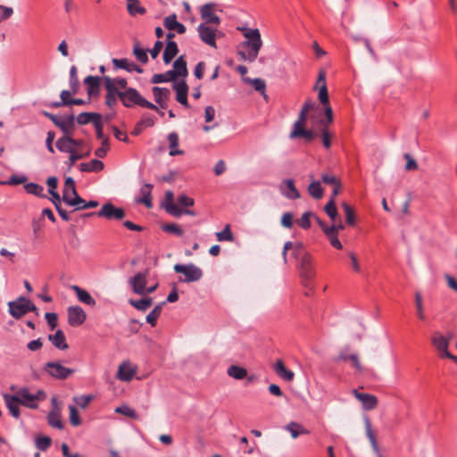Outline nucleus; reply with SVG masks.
<instances>
[{
	"instance_id": "62",
	"label": "nucleus",
	"mask_w": 457,
	"mask_h": 457,
	"mask_svg": "<svg viewBox=\"0 0 457 457\" xmlns=\"http://www.w3.org/2000/svg\"><path fill=\"white\" fill-rule=\"evenodd\" d=\"M115 411L117 413H121L127 417H129V418H132V419H137V412L130 407L127 406V405H123V406H120V407H117L115 409Z\"/></svg>"
},
{
	"instance_id": "12",
	"label": "nucleus",
	"mask_w": 457,
	"mask_h": 457,
	"mask_svg": "<svg viewBox=\"0 0 457 457\" xmlns=\"http://www.w3.org/2000/svg\"><path fill=\"white\" fill-rule=\"evenodd\" d=\"M334 361L336 362L349 361L357 372L362 373L364 371V367L360 361L359 355L351 352L349 349H345L339 353V354L334 358Z\"/></svg>"
},
{
	"instance_id": "8",
	"label": "nucleus",
	"mask_w": 457,
	"mask_h": 457,
	"mask_svg": "<svg viewBox=\"0 0 457 457\" xmlns=\"http://www.w3.org/2000/svg\"><path fill=\"white\" fill-rule=\"evenodd\" d=\"M218 7V4L216 3H207L203 4L200 9V16L201 19L204 21L206 25L212 24L219 26L221 22L220 18L215 13Z\"/></svg>"
},
{
	"instance_id": "5",
	"label": "nucleus",
	"mask_w": 457,
	"mask_h": 457,
	"mask_svg": "<svg viewBox=\"0 0 457 457\" xmlns=\"http://www.w3.org/2000/svg\"><path fill=\"white\" fill-rule=\"evenodd\" d=\"M8 306L10 314L15 319L22 317L29 312L37 311V308L30 300L22 296H20L15 301L9 302Z\"/></svg>"
},
{
	"instance_id": "58",
	"label": "nucleus",
	"mask_w": 457,
	"mask_h": 457,
	"mask_svg": "<svg viewBox=\"0 0 457 457\" xmlns=\"http://www.w3.org/2000/svg\"><path fill=\"white\" fill-rule=\"evenodd\" d=\"M69 411H70V421H71V424L72 426H74V427L79 426L81 424V420L79 418V411L76 409V407L73 406V405H70L69 406Z\"/></svg>"
},
{
	"instance_id": "46",
	"label": "nucleus",
	"mask_w": 457,
	"mask_h": 457,
	"mask_svg": "<svg viewBox=\"0 0 457 457\" xmlns=\"http://www.w3.org/2000/svg\"><path fill=\"white\" fill-rule=\"evenodd\" d=\"M448 345H436V353L439 355V357L451 359L455 363H457V356L451 353Z\"/></svg>"
},
{
	"instance_id": "52",
	"label": "nucleus",
	"mask_w": 457,
	"mask_h": 457,
	"mask_svg": "<svg viewBox=\"0 0 457 457\" xmlns=\"http://www.w3.org/2000/svg\"><path fill=\"white\" fill-rule=\"evenodd\" d=\"M156 118L149 113H144L137 122V127L151 128L154 126Z\"/></svg>"
},
{
	"instance_id": "1",
	"label": "nucleus",
	"mask_w": 457,
	"mask_h": 457,
	"mask_svg": "<svg viewBox=\"0 0 457 457\" xmlns=\"http://www.w3.org/2000/svg\"><path fill=\"white\" fill-rule=\"evenodd\" d=\"M11 389L14 391V394L4 395V399L10 413L16 419L20 417V405L37 409L38 402L45 400L46 397L43 390H37L35 394H32L27 387L15 389L14 386H12Z\"/></svg>"
},
{
	"instance_id": "7",
	"label": "nucleus",
	"mask_w": 457,
	"mask_h": 457,
	"mask_svg": "<svg viewBox=\"0 0 457 457\" xmlns=\"http://www.w3.org/2000/svg\"><path fill=\"white\" fill-rule=\"evenodd\" d=\"M96 215L98 217H104L107 220H122L126 212L122 208L114 206L112 203L104 204L101 210L97 212H90L85 214L86 217H91Z\"/></svg>"
},
{
	"instance_id": "60",
	"label": "nucleus",
	"mask_w": 457,
	"mask_h": 457,
	"mask_svg": "<svg viewBox=\"0 0 457 457\" xmlns=\"http://www.w3.org/2000/svg\"><path fill=\"white\" fill-rule=\"evenodd\" d=\"M216 237L219 241H232L233 234L229 225H227L222 231L216 233Z\"/></svg>"
},
{
	"instance_id": "19",
	"label": "nucleus",
	"mask_w": 457,
	"mask_h": 457,
	"mask_svg": "<svg viewBox=\"0 0 457 457\" xmlns=\"http://www.w3.org/2000/svg\"><path fill=\"white\" fill-rule=\"evenodd\" d=\"M129 283L134 293L140 295H145L146 274L142 272L137 273L130 278Z\"/></svg>"
},
{
	"instance_id": "27",
	"label": "nucleus",
	"mask_w": 457,
	"mask_h": 457,
	"mask_svg": "<svg viewBox=\"0 0 457 457\" xmlns=\"http://www.w3.org/2000/svg\"><path fill=\"white\" fill-rule=\"evenodd\" d=\"M104 164L98 159L91 160L88 162H81L79 165V169L82 172H98L103 170Z\"/></svg>"
},
{
	"instance_id": "41",
	"label": "nucleus",
	"mask_w": 457,
	"mask_h": 457,
	"mask_svg": "<svg viewBox=\"0 0 457 457\" xmlns=\"http://www.w3.org/2000/svg\"><path fill=\"white\" fill-rule=\"evenodd\" d=\"M320 125L321 127L322 144L326 149H329L331 147V138L333 135L329 132L328 129L326 128V123L323 120H320Z\"/></svg>"
},
{
	"instance_id": "3",
	"label": "nucleus",
	"mask_w": 457,
	"mask_h": 457,
	"mask_svg": "<svg viewBox=\"0 0 457 457\" xmlns=\"http://www.w3.org/2000/svg\"><path fill=\"white\" fill-rule=\"evenodd\" d=\"M120 102L127 108H133L137 105L150 110H157V105L146 100L139 91L134 87H129L123 90V95L120 96Z\"/></svg>"
},
{
	"instance_id": "2",
	"label": "nucleus",
	"mask_w": 457,
	"mask_h": 457,
	"mask_svg": "<svg viewBox=\"0 0 457 457\" xmlns=\"http://www.w3.org/2000/svg\"><path fill=\"white\" fill-rule=\"evenodd\" d=\"M242 31H244L246 40L241 44V47L246 48L248 51L247 53L238 51V54L245 61L253 62L262 46L260 31L258 29H242Z\"/></svg>"
},
{
	"instance_id": "17",
	"label": "nucleus",
	"mask_w": 457,
	"mask_h": 457,
	"mask_svg": "<svg viewBox=\"0 0 457 457\" xmlns=\"http://www.w3.org/2000/svg\"><path fill=\"white\" fill-rule=\"evenodd\" d=\"M172 88L176 92V100L186 108H189L190 105L187 101L188 86L185 79L178 82H173Z\"/></svg>"
},
{
	"instance_id": "53",
	"label": "nucleus",
	"mask_w": 457,
	"mask_h": 457,
	"mask_svg": "<svg viewBox=\"0 0 457 457\" xmlns=\"http://www.w3.org/2000/svg\"><path fill=\"white\" fill-rule=\"evenodd\" d=\"M69 154H70L69 160L66 162L69 169H71L76 163L77 161L83 159V158L88 156V154H89V153H86V154L79 153L75 149H73Z\"/></svg>"
},
{
	"instance_id": "63",
	"label": "nucleus",
	"mask_w": 457,
	"mask_h": 457,
	"mask_svg": "<svg viewBox=\"0 0 457 457\" xmlns=\"http://www.w3.org/2000/svg\"><path fill=\"white\" fill-rule=\"evenodd\" d=\"M311 212H305L303 213L301 219L297 220L298 225L303 229H309L311 228Z\"/></svg>"
},
{
	"instance_id": "21",
	"label": "nucleus",
	"mask_w": 457,
	"mask_h": 457,
	"mask_svg": "<svg viewBox=\"0 0 457 457\" xmlns=\"http://www.w3.org/2000/svg\"><path fill=\"white\" fill-rule=\"evenodd\" d=\"M316 137L317 134L313 130L306 129L305 126L296 129H292L289 134L290 139L303 138L307 143L312 142Z\"/></svg>"
},
{
	"instance_id": "57",
	"label": "nucleus",
	"mask_w": 457,
	"mask_h": 457,
	"mask_svg": "<svg viewBox=\"0 0 457 457\" xmlns=\"http://www.w3.org/2000/svg\"><path fill=\"white\" fill-rule=\"evenodd\" d=\"M325 212L332 220H336V217L337 216V209L336 206V202L333 199H329V201L325 205Z\"/></svg>"
},
{
	"instance_id": "54",
	"label": "nucleus",
	"mask_w": 457,
	"mask_h": 457,
	"mask_svg": "<svg viewBox=\"0 0 457 457\" xmlns=\"http://www.w3.org/2000/svg\"><path fill=\"white\" fill-rule=\"evenodd\" d=\"M52 444V439L49 436H43L36 438V446L40 451H46Z\"/></svg>"
},
{
	"instance_id": "26",
	"label": "nucleus",
	"mask_w": 457,
	"mask_h": 457,
	"mask_svg": "<svg viewBox=\"0 0 457 457\" xmlns=\"http://www.w3.org/2000/svg\"><path fill=\"white\" fill-rule=\"evenodd\" d=\"M152 189L153 185L150 183H145L140 188L141 197L137 199V203L145 204L147 208L153 207L152 202Z\"/></svg>"
},
{
	"instance_id": "16",
	"label": "nucleus",
	"mask_w": 457,
	"mask_h": 457,
	"mask_svg": "<svg viewBox=\"0 0 457 457\" xmlns=\"http://www.w3.org/2000/svg\"><path fill=\"white\" fill-rule=\"evenodd\" d=\"M68 323L72 327H77L86 320V313L80 306H70L67 309Z\"/></svg>"
},
{
	"instance_id": "56",
	"label": "nucleus",
	"mask_w": 457,
	"mask_h": 457,
	"mask_svg": "<svg viewBox=\"0 0 457 457\" xmlns=\"http://www.w3.org/2000/svg\"><path fill=\"white\" fill-rule=\"evenodd\" d=\"M415 304H416L418 318L421 320H425L426 316L423 312L422 296L420 292H416V294H415Z\"/></svg>"
},
{
	"instance_id": "25",
	"label": "nucleus",
	"mask_w": 457,
	"mask_h": 457,
	"mask_svg": "<svg viewBox=\"0 0 457 457\" xmlns=\"http://www.w3.org/2000/svg\"><path fill=\"white\" fill-rule=\"evenodd\" d=\"M163 25L167 29L175 30L179 34H184L186 32L185 25L177 21V15L175 13L165 17Z\"/></svg>"
},
{
	"instance_id": "33",
	"label": "nucleus",
	"mask_w": 457,
	"mask_h": 457,
	"mask_svg": "<svg viewBox=\"0 0 457 457\" xmlns=\"http://www.w3.org/2000/svg\"><path fill=\"white\" fill-rule=\"evenodd\" d=\"M103 80L104 82L106 94L119 96V99L120 100V96L123 95V90H119L118 87L113 83L114 80L108 76L103 77Z\"/></svg>"
},
{
	"instance_id": "49",
	"label": "nucleus",
	"mask_w": 457,
	"mask_h": 457,
	"mask_svg": "<svg viewBox=\"0 0 457 457\" xmlns=\"http://www.w3.org/2000/svg\"><path fill=\"white\" fill-rule=\"evenodd\" d=\"M24 188L28 194H31L37 196L44 195V187L39 184L29 182L24 186Z\"/></svg>"
},
{
	"instance_id": "11",
	"label": "nucleus",
	"mask_w": 457,
	"mask_h": 457,
	"mask_svg": "<svg viewBox=\"0 0 457 457\" xmlns=\"http://www.w3.org/2000/svg\"><path fill=\"white\" fill-rule=\"evenodd\" d=\"M45 370L47 374L58 379L67 378L73 373L72 370L55 361L47 362L46 364Z\"/></svg>"
},
{
	"instance_id": "29",
	"label": "nucleus",
	"mask_w": 457,
	"mask_h": 457,
	"mask_svg": "<svg viewBox=\"0 0 457 457\" xmlns=\"http://www.w3.org/2000/svg\"><path fill=\"white\" fill-rule=\"evenodd\" d=\"M178 53L179 48L177 43L173 40H169L166 44L162 56L164 63L169 64Z\"/></svg>"
},
{
	"instance_id": "32",
	"label": "nucleus",
	"mask_w": 457,
	"mask_h": 457,
	"mask_svg": "<svg viewBox=\"0 0 457 457\" xmlns=\"http://www.w3.org/2000/svg\"><path fill=\"white\" fill-rule=\"evenodd\" d=\"M72 289L75 291L78 299L87 305H95L96 300L90 295V294L85 290L80 288L78 286H73Z\"/></svg>"
},
{
	"instance_id": "15",
	"label": "nucleus",
	"mask_w": 457,
	"mask_h": 457,
	"mask_svg": "<svg viewBox=\"0 0 457 457\" xmlns=\"http://www.w3.org/2000/svg\"><path fill=\"white\" fill-rule=\"evenodd\" d=\"M137 371V365L132 364L129 361H124L119 366L116 378L120 381L129 382L132 380Z\"/></svg>"
},
{
	"instance_id": "13",
	"label": "nucleus",
	"mask_w": 457,
	"mask_h": 457,
	"mask_svg": "<svg viewBox=\"0 0 457 457\" xmlns=\"http://www.w3.org/2000/svg\"><path fill=\"white\" fill-rule=\"evenodd\" d=\"M197 31L199 34L200 39L210 46L212 48H217L216 44V32L217 30L211 28L209 25L205 23H200L197 27Z\"/></svg>"
},
{
	"instance_id": "18",
	"label": "nucleus",
	"mask_w": 457,
	"mask_h": 457,
	"mask_svg": "<svg viewBox=\"0 0 457 457\" xmlns=\"http://www.w3.org/2000/svg\"><path fill=\"white\" fill-rule=\"evenodd\" d=\"M101 80H103V78L92 75H89L84 79V84L87 87V93L89 99L99 95Z\"/></svg>"
},
{
	"instance_id": "22",
	"label": "nucleus",
	"mask_w": 457,
	"mask_h": 457,
	"mask_svg": "<svg viewBox=\"0 0 457 457\" xmlns=\"http://www.w3.org/2000/svg\"><path fill=\"white\" fill-rule=\"evenodd\" d=\"M363 421L365 426L366 436L370 440L373 452L378 455V457H383L380 454L379 447L377 443L376 432L372 429L370 419L366 416L364 417Z\"/></svg>"
},
{
	"instance_id": "9",
	"label": "nucleus",
	"mask_w": 457,
	"mask_h": 457,
	"mask_svg": "<svg viewBox=\"0 0 457 457\" xmlns=\"http://www.w3.org/2000/svg\"><path fill=\"white\" fill-rule=\"evenodd\" d=\"M51 403L52 410L47 415L48 424L54 428L62 429L63 424L61 420V404L55 396L52 397Z\"/></svg>"
},
{
	"instance_id": "24",
	"label": "nucleus",
	"mask_w": 457,
	"mask_h": 457,
	"mask_svg": "<svg viewBox=\"0 0 457 457\" xmlns=\"http://www.w3.org/2000/svg\"><path fill=\"white\" fill-rule=\"evenodd\" d=\"M173 73V77L176 79L178 77L183 78V79L188 75L187 67V62L184 56H179L173 63V70H170Z\"/></svg>"
},
{
	"instance_id": "50",
	"label": "nucleus",
	"mask_w": 457,
	"mask_h": 457,
	"mask_svg": "<svg viewBox=\"0 0 457 457\" xmlns=\"http://www.w3.org/2000/svg\"><path fill=\"white\" fill-rule=\"evenodd\" d=\"M73 195V198H68V196L66 195H62V200L65 204H67L68 205L70 206H75L76 207V210H79V206H82L83 204H85L86 201L81 198L78 193L76 192V195Z\"/></svg>"
},
{
	"instance_id": "38",
	"label": "nucleus",
	"mask_w": 457,
	"mask_h": 457,
	"mask_svg": "<svg viewBox=\"0 0 457 457\" xmlns=\"http://www.w3.org/2000/svg\"><path fill=\"white\" fill-rule=\"evenodd\" d=\"M227 373L229 377L239 380L246 377L247 370L243 367L237 365H231L228 368Z\"/></svg>"
},
{
	"instance_id": "61",
	"label": "nucleus",
	"mask_w": 457,
	"mask_h": 457,
	"mask_svg": "<svg viewBox=\"0 0 457 457\" xmlns=\"http://www.w3.org/2000/svg\"><path fill=\"white\" fill-rule=\"evenodd\" d=\"M308 112L304 110H300L297 120L294 122L292 129H296L305 126Z\"/></svg>"
},
{
	"instance_id": "39",
	"label": "nucleus",
	"mask_w": 457,
	"mask_h": 457,
	"mask_svg": "<svg viewBox=\"0 0 457 457\" xmlns=\"http://www.w3.org/2000/svg\"><path fill=\"white\" fill-rule=\"evenodd\" d=\"M170 81L177 82L173 77V73H171L170 71H167L164 73H156L151 78V83L153 84L165 83Z\"/></svg>"
},
{
	"instance_id": "14",
	"label": "nucleus",
	"mask_w": 457,
	"mask_h": 457,
	"mask_svg": "<svg viewBox=\"0 0 457 457\" xmlns=\"http://www.w3.org/2000/svg\"><path fill=\"white\" fill-rule=\"evenodd\" d=\"M352 394L358 401L361 403L362 409L364 411H372L378 407V399L376 395L367 393H361L357 389H353Z\"/></svg>"
},
{
	"instance_id": "30",
	"label": "nucleus",
	"mask_w": 457,
	"mask_h": 457,
	"mask_svg": "<svg viewBox=\"0 0 457 457\" xmlns=\"http://www.w3.org/2000/svg\"><path fill=\"white\" fill-rule=\"evenodd\" d=\"M75 117L73 114L69 115L64 120L61 119L57 127L63 132V135H72L74 130Z\"/></svg>"
},
{
	"instance_id": "40",
	"label": "nucleus",
	"mask_w": 457,
	"mask_h": 457,
	"mask_svg": "<svg viewBox=\"0 0 457 457\" xmlns=\"http://www.w3.org/2000/svg\"><path fill=\"white\" fill-rule=\"evenodd\" d=\"M77 71V67L72 65L70 69L69 84L73 95H76L79 88V80L78 79Z\"/></svg>"
},
{
	"instance_id": "20",
	"label": "nucleus",
	"mask_w": 457,
	"mask_h": 457,
	"mask_svg": "<svg viewBox=\"0 0 457 457\" xmlns=\"http://www.w3.org/2000/svg\"><path fill=\"white\" fill-rule=\"evenodd\" d=\"M152 91L155 103L160 106V108L166 109L168 106L167 102L170 96V89L167 87H154Z\"/></svg>"
},
{
	"instance_id": "47",
	"label": "nucleus",
	"mask_w": 457,
	"mask_h": 457,
	"mask_svg": "<svg viewBox=\"0 0 457 457\" xmlns=\"http://www.w3.org/2000/svg\"><path fill=\"white\" fill-rule=\"evenodd\" d=\"M127 12L130 16L135 17L137 15L145 14L146 9L144 6H142L140 1H138V4H128Z\"/></svg>"
},
{
	"instance_id": "6",
	"label": "nucleus",
	"mask_w": 457,
	"mask_h": 457,
	"mask_svg": "<svg viewBox=\"0 0 457 457\" xmlns=\"http://www.w3.org/2000/svg\"><path fill=\"white\" fill-rule=\"evenodd\" d=\"M299 267L302 283L303 287H309L315 276V270L312 265V258L308 253L302 254Z\"/></svg>"
},
{
	"instance_id": "43",
	"label": "nucleus",
	"mask_w": 457,
	"mask_h": 457,
	"mask_svg": "<svg viewBox=\"0 0 457 457\" xmlns=\"http://www.w3.org/2000/svg\"><path fill=\"white\" fill-rule=\"evenodd\" d=\"M70 138L69 135H63L56 141V148L62 153H71L73 148H71V143L68 141Z\"/></svg>"
},
{
	"instance_id": "35",
	"label": "nucleus",
	"mask_w": 457,
	"mask_h": 457,
	"mask_svg": "<svg viewBox=\"0 0 457 457\" xmlns=\"http://www.w3.org/2000/svg\"><path fill=\"white\" fill-rule=\"evenodd\" d=\"M129 303L137 310L145 312L153 304V299L151 297L141 298L138 300L129 299Z\"/></svg>"
},
{
	"instance_id": "51",
	"label": "nucleus",
	"mask_w": 457,
	"mask_h": 457,
	"mask_svg": "<svg viewBox=\"0 0 457 457\" xmlns=\"http://www.w3.org/2000/svg\"><path fill=\"white\" fill-rule=\"evenodd\" d=\"M133 54L138 62L142 63H146L148 62L147 51L141 48L138 43L135 44Z\"/></svg>"
},
{
	"instance_id": "42",
	"label": "nucleus",
	"mask_w": 457,
	"mask_h": 457,
	"mask_svg": "<svg viewBox=\"0 0 457 457\" xmlns=\"http://www.w3.org/2000/svg\"><path fill=\"white\" fill-rule=\"evenodd\" d=\"M166 302H162L157 304L146 316V321L151 324L153 327L155 326L156 321L162 312V306Z\"/></svg>"
},
{
	"instance_id": "28",
	"label": "nucleus",
	"mask_w": 457,
	"mask_h": 457,
	"mask_svg": "<svg viewBox=\"0 0 457 457\" xmlns=\"http://www.w3.org/2000/svg\"><path fill=\"white\" fill-rule=\"evenodd\" d=\"M273 369L278 377L287 382L292 381L295 378V373L287 370L281 360H278L276 361Z\"/></svg>"
},
{
	"instance_id": "59",
	"label": "nucleus",
	"mask_w": 457,
	"mask_h": 457,
	"mask_svg": "<svg viewBox=\"0 0 457 457\" xmlns=\"http://www.w3.org/2000/svg\"><path fill=\"white\" fill-rule=\"evenodd\" d=\"M92 399H93V395H79V396L73 397L74 403L82 409H85L89 404V403L92 401Z\"/></svg>"
},
{
	"instance_id": "36",
	"label": "nucleus",
	"mask_w": 457,
	"mask_h": 457,
	"mask_svg": "<svg viewBox=\"0 0 457 457\" xmlns=\"http://www.w3.org/2000/svg\"><path fill=\"white\" fill-rule=\"evenodd\" d=\"M286 430H287L293 438L298 437L300 435L309 434V431L304 428L302 425L297 422H290L286 426Z\"/></svg>"
},
{
	"instance_id": "34",
	"label": "nucleus",
	"mask_w": 457,
	"mask_h": 457,
	"mask_svg": "<svg viewBox=\"0 0 457 457\" xmlns=\"http://www.w3.org/2000/svg\"><path fill=\"white\" fill-rule=\"evenodd\" d=\"M283 184L286 187L287 191L283 192V194L289 199L295 200L300 197V193L295 187V183L293 179H287L283 181Z\"/></svg>"
},
{
	"instance_id": "64",
	"label": "nucleus",
	"mask_w": 457,
	"mask_h": 457,
	"mask_svg": "<svg viewBox=\"0 0 457 457\" xmlns=\"http://www.w3.org/2000/svg\"><path fill=\"white\" fill-rule=\"evenodd\" d=\"M94 115L95 112H81L77 116L76 120L79 125H86L91 122Z\"/></svg>"
},
{
	"instance_id": "37",
	"label": "nucleus",
	"mask_w": 457,
	"mask_h": 457,
	"mask_svg": "<svg viewBox=\"0 0 457 457\" xmlns=\"http://www.w3.org/2000/svg\"><path fill=\"white\" fill-rule=\"evenodd\" d=\"M73 95L71 90H62L60 94L61 101L54 102L50 104L53 108H59L62 106H70L71 101L73 99L71 97V96Z\"/></svg>"
},
{
	"instance_id": "48",
	"label": "nucleus",
	"mask_w": 457,
	"mask_h": 457,
	"mask_svg": "<svg viewBox=\"0 0 457 457\" xmlns=\"http://www.w3.org/2000/svg\"><path fill=\"white\" fill-rule=\"evenodd\" d=\"M342 208L345 212V220H346V223L350 226H354L355 225V214H354V211L353 209L351 207V205H349L347 203L344 202L342 204Z\"/></svg>"
},
{
	"instance_id": "55",
	"label": "nucleus",
	"mask_w": 457,
	"mask_h": 457,
	"mask_svg": "<svg viewBox=\"0 0 457 457\" xmlns=\"http://www.w3.org/2000/svg\"><path fill=\"white\" fill-rule=\"evenodd\" d=\"M162 230L167 233L174 234L178 237H181L184 234L183 229L175 223L164 224L162 226Z\"/></svg>"
},
{
	"instance_id": "45",
	"label": "nucleus",
	"mask_w": 457,
	"mask_h": 457,
	"mask_svg": "<svg viewBox=\"0 0 457 457\" xmlns=\"http://www.w3.org/2000/svg\"><path fill=\"white\" fill-rule=\"evenodd\" d=\"M309 194L314 199H320L323 196V188L320 186V182L314 180L308 187Z\"/></svg>"
},
{
	"instance_id": "31",
	"label": "nucleus",
	"mask_w": 457,
	"mask_h": 457,
	"mask_svg": "<svg viewBox=\"0 0 457 457\" xmlns=\"http://www.w3.org/2000/svg\"><path fill=\"white\" fill-rule=\"evenodd\" d=\"M168 141L170 144V156L181 155L184 154V151L179 150V135L176 132H171L168 135Z\"/></svg>"
},
{
	"instance_id": "4",
	"label": "nucleus",
	"mask_w": 457,
	"mask_h": 457,
	"mask_svg": "<svg viewBox=\"0 0 457 457\" xmlns=\"http://www.w3.org/2000/svg\"><path fill=\"white\" fill-rule=\"evenodd\" d=\"M174 270L177 273H181L185 276L184 278L179 277V281L184 283H191L199 281L203 277V270L194 263L188 264H175Z\"/></svg>"
},
{
	"instance_id": "23",
	"label": "nucleus",
	"mask_w": 457,
	"mask_h": 457,
	"mask_svg": "<svg viewBox=\"0 0 457 457\" xmlns=\"http://www.w3.org/2000/svg\"><path fill=\"white\" fill-rule=\"evenodd\" d=\"M112 62L114 67L117 69H122L129 72H132V71H137V73L143 72V69L140 66H138L137 64H136L133 62L129 61L127 58H122V59L114 58V59H112Z\"/></svg>"
},
{
	"instance_id": "10",
	"label": "nucleus",
	"mask_w": 457,
	"mask_h": 457,
	"mask_svg": "<svg viewBox=\"0 0 457 457\" xmlns=\"http://www.w3.org/2000/svg\"><path fill=\"white\" fill-rule=\"evenodd\" d=\"M314 89L319 90L318 98L324 108H326V106H330L326 82V72L324 71H320L319 72Z\"/></svg>"
},
{
	"instance_id": "44",
	"label": "nucleus",
	"mask_w": 457,
	"mask_h": 457,
	"mask_svg": "<svg viewBox=\"0 0 457 457\" xmlns=\"http://www.w3.org/2000/svg\"><path fill=\"white\" fill-rule=\"evenodd\" d=\"M335 229L334 227H329V228L325 230V235L328 237L330 245L336 249L340 250L343 248V245L337 237V234H335Z\"/></svg>"
}]
</instances>
